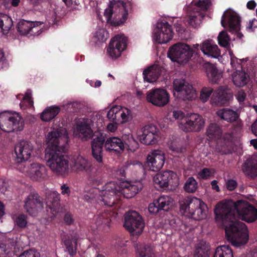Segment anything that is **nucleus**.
Listing matches in <instances>:
<instances>
[{
  "instance_id": "nucleus-1",
  "label": "nucleus",
  "mask_w": 257,
  "mask_h": 257,
  "mask_svg": "<svg viewBox=\"0 0 257 257\" xmlns=\"http://www.w3.org/2000/svg\"><path fill=\"white\" fill-rule=\"evenodd\" d=\"M214 212L216 220L222 223L226 238L233 246L240 247L248 242L247 226L238 218L248 223L254 222L257 219V209L253 205L242 200L219 202Z\"/></svg>"
},
{
  "instance_id": "nucleus-2",
  "label": "nucleus",
  "mask_w": 257,
  "mask_h": 257,
  "mask_svg": "<svg viewBox=\"0 0 257 257\" xmlns=\"http://www.w3.org/2000/svg\"><path fill=\"white\" fill-rule=\"evenodd\" d=\"M45 158L51 169L58 175H65L68 171V160L63 154L67 150L68 135L64 128L49 132L47 136Z\"/></svg>"
},
{
  "instance_id": "nucleus-3",
  "label": "nucleus",
  "mask_w": 257,
  "mask_h": 257,
  "mask_svg": "<svg viewBox=\"0 0 257 257\" xmlns=\"http://www.w3.org/2000/svg\"><path fill=\"white\" fill-rule=\"evenodd\" d=\"M142 188L140 183L132 184L125 181L121 182L119 185L114 182H110L105 184L101 191L97 188L92 189L95 195H90L89 199L92 202L95 200L100 205L111 207L117 203L122 195L126 198H131L135 196Z\"/></svg>"
},
{
  "instance_id": "nucleus-4",
  "label": "nucleus",
  "mask_w": 257,
  "mask_h": 257,
  "mask_svg": "<svg viewBox=\"0 0 257 257\" xmlns=\"http://www.w3.org/2000/svg\"><path fill=\"white\" fill-rule=\"evenodd\" d=\"M92 155L99 164H102L103 147L107 152H121L124 149V143L118 137H112L106 140L102 133L93 138L91 143Z\"/></svg>"
},
{
  "instance_id": "nucleus-5",
  "label": "nucleus",
  "mask_w": 257,
  "mask_h": 257,
  "mask_svg": "<svg viewBox=\"0 0 257 257\" xmlns=\"http://www.w3.org/2000/svg\"><path fill=\"white\" fill-rule=\"evenodd\" d=\"M181 212L195 220H202L206 216L207 206L200 199L187 196L179 201Z\"/></svg>"
},
{
  "instance_id": "nucleus-6",
  "label": "nucleus",
  "mask_w": 257,
  "mask_h": 257,
  "mask_svg": "<svg viewBox=\"0 0 257 257\" xmlns=\"http://www.w3.org/2000/svg\"><path fill=\"white\" fill-rule=\"evenodd\" d=\"M172 115L175 119H180L179 122V127L184 132H198L204 126V120L198 114L188 113L185 116L182 111L174 110Z\"/></svg>"
},
{
  "instance_id": "nucleus-7",
  "label": "nucleus",
  "mask_w": 257,
  "mask_h": 257,
  "mask_svg": "<svg viewBox=\"0 0 257 257\" xmlns=\"http://www.w3.org/2000/svg\"><path fill=\"white\" fill-rule=\"evenodd\" d=\"M199 45L196 44L191 48L189 45L178 43L172 46L169 49L167 55L172 61L180 64L186 63L192 57L193 54L197 53Z\"/></svg>"
},
{
  "instance_id": "nucleus-8",
  "label": "nucleus",
  "mask_w": 257,
  "mask_h": 257,
  "mask_svg": "<svg viewBox=\"0 0 257 257\" xmlns=\"http://www.w3.org/2000/svg\"><path fill=\"white\" fill-rule=\"evenodd\" d=\"M73 169L77 172H85L87 180L92 186L98 185L100 171L93 166L88 160L81 156H77L74 159Z\"/></svg>"
},
{
  "instance_id": "nucleus-9",
  "label": "nucleus",
  "mask_w": 257,
  "mask_h": 257,
  "mask_svg": "<svg viewBox=\"0 0 257 257\" xmlns=\"http://www.w3.org/2000/svg\"><path fill=\"white\" fill-rule=\"evenodd\" d=\"M211 4L210 0H199L190 8V13L186 18L188 24L193 28H197L204 17Z\"/></svg>"
},
{
  "instance_id": "nucleus-10",
  "label": "nucleus",
  "mask_w": 257,
  "mask_h": 257,
  "mask_svg": "<svg viewBox=\"0 0 257 257\" xmlns=\"http://www.w3.org/2000/svg\"><path fill=\"white\" fill-rule=\"evenodd\" d=\"M145 225L142 216L136 211L126 212L124 216L125 228L134 235H140L143 231Z\"/></svg>"
},
{
  "instance_id": "nucleus-11",
  "label": "nucleus",
  "mask_w": 257,
  "mask_h": 257,
  "mask_svg": "<svg viewBox=\"0 0 257 257\" xmlns=\"http://www.w3.org/2000/svg\"><path fill=\"white\" fill-rule=\"evenodd\" d=\"M174 94L184 101L192 100L197 96L195 89L184 79H175L173 82Z\"/></svg>"
},
{
  "instance_id": "nucleus-12",
  "label": "nucleus",
  "mask_w": 257,
  "mask_h": 257,
  "mask_svg": "<svg viewBox=\"0 0 257 257\" xmlns=\"http://www.w3.org/2000/svg\"><path fill=\"white\" fill-rule=\"evenodd\" d=\"M43 24L40 21H30L21 20L17 26V31L21 35L31 36H38L42 32L40 26Z\"/></svg>"
},
{
  "instance_id": "nucleus-13",
  "label": "nucleus",
  "mask_w": 257,
  "mask_h": 257,
  "mask_svg": "<svg viewBox=\"0 0 257 257\" xmlns=\"http://www.w3.org/2000/svg\"><path fill=\"white\" fill-rule=\"evenodd\" d=\"M173 37L172 27L168 22L164 21L157 23L153 36V38L156 42L160 44L167 43L173 38Z\"/></svg>"
},
{
  "instance_id": "nucleus-14",
  "label": "nucleus",
  "mask_w": 257,
  "mask_h": 257,
  "mask_svg": "<svg viewBox=\"0 0 257 257\" xmlns=\"http://www.w3.org/2000/svg\"><path fill=\"white\" fill-rule=\"evenodd\" d=\"M240 18L236 13L224 12L221 17V24L224 28L227 26L230 32L237 33V37L241 38L243 35L239 32L240 29Z\"/></svg>"
},
{
  "instance_id": "nucleus-15",
  "label": "nucleus",
  "mask_w": 257,
  "mask_h": 257,
  "mask_svg": "<svg viewBox=\"0 0 257 257\" xmlns=\"http://www.w3.org/2000/svg\"><path fill=\"white\" fill-rule=\"evenodd\" d=\"M169 94L165 89L156 88L147 92L146 99L154 105L163 107L169 102Z\"/></svg>"
},
{
  "instance_id": "nucleus-16",
  "label": "nucleus",
  "mask_w": 257,
  "mask_h": 257,
  "mask_svg": "<svg viewBox=\"0 0 257 257\" xmlns=\"http://www.w3.org/2000/svg\"><path fill=\"white\" fill-rule=\"evenodd\" d=\"M123 13L127 15L126 4L120 0H112L110 2L108 8L105 10L104 16L106 19L107 23L114 26L119 25L118 22H115L112 20V15L115 13Z\"/></svg>"
},
{
  "instance_id": "nucleus-17",
  "label": "nucleus",
  "mask_w": 257,
  "mask_h": 257,
  "mask_svg": "<svg viewBox=\"0 0 257 257\" xmlns=\"http://www.w3.org/2000/svg\"><path fill=\"white\" fill-rule=\"evenodd\" d=\"M156 185L162 188H167L169 185L174 187L178 184L177 175L172 171H166L157 174L153 178Z\"/></svg>"
},
{
  "instance_id": "nucleus-18",
  "label": "nucleus",
  "mask_w": 257,
  "mask_h": 257,
  "mask_svg": "<svg viewBox=\"0 0 257 257\" xmlns=\"http://www.w3.org/2000/svg\"><path fill=\"white\" fill-rule=\"evenodd\" d=\"M33 147L31 142L27 141H22L17 144L15 148L16 155L15 162L17 163H22L28 160L32 155Z\"/></svg>"
},
{
  "instance_id": "nucleus-19",
  "label": "nucleus",
  "mask_w": 257,
  "mask_h": 257,
  "mask_svg": "<svg viewBox=\"0 0 257 257\" xmlns=\"http://www.w3.org/2000/svg\"><path fill=\"white\" fill-rule=\"evenodd\" d=\"M127 47L126 38L117 35L113 38L108 46L107 52L112 58H117Z\"/></svg>"
},
{
  "instance_id": "nucleus-20",
  "label": "nucleus",
  "mask_w": 257,
  "mask_h": 257,
  "mask_svg": "<svg viewBox=\"0 0 257 257\" xmlns=\"http://www.w3.org/2000/svg\"><path fill=\"white\" fill-rule=\"evenodd\" d=\"M142 134L139 136L141 143L151 145L157 143L159 138V131L156 126L150 124L145 125L142 129Z\"/></svg>"
},
{
  "instance_id": "nucleus-21",
  "label": "nucleus",
  "mask_w": 257,
  "mask_h": 257,
  "mask_svg": "<svg viewBox=\"0 0 257 257\" xmlns=\"http://www.w3.org/2000/svg\"><path fill=\"white\" fill-rule=\"evenodd\" d=\"M165 160V154L163 152L159 150H155L148 155L147 163L150 170L157 172L163 167Z\"/></svg>"
},
{
  "instance_id": "nucleus-22",
  "label": "nucleus",
  "mask_w": 257,
  "mask_h": 257,
  "mask_svg": "<svg viewBox=\"0 0 257 257\" xmlns=\"http://www.w3.org/2000/svg\"><path fill=\"white\" fill-rule=\"evenodd\" d=\"M24 208L31 215H34L39 209L43 208L41 197L36 192H31L25 201Z\"/></svg>"
},
{
  "instance_id": "nucleus-23",
  "label": "nucleus",
  "mask_w": 257,
  "mask_h": 257,
  "mask_svg": "<svg viewBox=\"0 0 257 257\" xmlns=\"http://www.w3.org/2000/svg\"><path fill=\"white\" fill-rule=\"evenodd\" d=\"M46 207L50 209V212L56 215L60 210V194L55 192H51L46 195Z\"/></svg>"
},
{
  "instance_id": "nucleus-24",
  "label": "nucleus",
  "mask_w": 257,
  "mask_h": 257,
  "mask_svg": "<svg viewBox=\"0 0 257 257\" xmlns=\"http://www.w3.org/2000/svg\"><path fill=\"white\" fill-rule=\"evenodd\" d=\"M76 131L78 137L83 141L99 136V133L97 135L93 133L90 124L87 122H78L76 125Z\"/></svg>"
},
{
  "instance_id": "nucleus-25",
  "label": "nucleus",
  "mask_w": 257,
  "mask_h": 257,
  "mask_svg": "<svg viewBox=\"0 0 257 257\" xmlns=\"http://www.w3.org/2000/svg\"><path fill=\"white\" fill-rule=\"evenodd\" d=\"M30 177L34 181H40L47 176V169L45 166L39 163H32L29 167Z\"/></svg>"
},
{
  "instance_id": "nucleus-26",
  "label": "nucleus",
  "mask_w": 257,
  "mask_h": 257,
  "mask_svg": "<svg viewBox=\"0 0 257 257\" xmlns=\"http://www.w3.org/2000/svg\"><path fill=\"white\" fill-rule=\"evenodd\" d=\"M231 97V94L227 92L221 87L213 94L211 102L217 106H221L228 104Z\"/></svg>"
},
{
  "instance_id": "nucleus-27",
  "label": "nucleus",
  "mask_w": 257,
  "mask_h": 257,
  "mask_svg": "<svg viewBox=\"0 0 257 257\" xmlns=\"http://www.w3.org/2000/svg\"><path fill=\"white\" fill-rule=\"evenodd\" d=\"M201 50L205 55L213 58H217L220 54L217 45L212 40L205 41L201 46Z\"/></svg>"
},
{
  "instance_id": "nucleus-28",
  "label": "nucleus",
  "mask_w": 257,
  "mask_h": 257,
  "mask_svg": "<svg viewBox=\"0 0 257 257\" xmlns=\"http://www.w3.org/2000/svg\"><path fill=\"white\" fill-rule=\"evenodd\" d=\"M205 68L207 76L210 81L213 83H217L222 77L221 73L214 64L207 63L205 64Z\"/></svg>"
},
{
  "instance_id": "nucleus-29",
  "label": "nucleus",
  "mask_w": 257,
  "mask_h": 257,
  "mask_svg": "<svg viewBox=\"0 0 257 257\" xmlns=\"http://www.w3.org/2000/svg\"><path fill=\"white\" fill-rule=\"evenodd\" d=\"M161 74V71L157 66H152L145 69L143 74L145 80L149 82H154L157 80Z\"/></svg>"
},
{
  "instance_id": "nucleus-30",
  "label": "nucleus",
  "mask_w": 257,
  "mask_h": 257,
  "mask_svg": "<svg viewBox=\"0 0 257 257\" xmlns=\"http://www.w3.org/2000/svg\"><path fill=\"white\" fill-rule=\"evenodd\" d=\"M216 114L218 117L229 122L236 121L239 117L236 111L227 108L218 110Z\"/></svg>"
},
{
  "instance_id": "nucleus-31",
  "label": "nucleus",
  "mask_w": 257,
  "mask_h": 257,
  "mask_svg": "<svg viewBox=\"0 0 257 257\" xmlns=\"http://www.w3.org/2000/svg\"><path fill=\"white\" fill-rule=\"evenodd\" d=\"M232 136L228 133L225 134L223 136V141L218 145V149L220 152L223 154H230L232 153L233 147L231 142Z\"/></svg>"
},
{
  "instance_id": "nucleus-32",
  "label": "nucleus",
  "mask_w": 257,
  "mask_h": 257,
  "mask_svg": "<svg viewBox=\"0 0 257 257\" xmlns=\"http://www.w3.org/2000/svg\"><path fill=\"white\" fill-rule=\"evenodd\" d=\"M223 134L222 127L216 123H211L206 130L207 136L211 140L220 139Z\"/></svg>"
},
{
  "instance_id": "nucleus-33",
  "label": "nucleus",
  "mask_w": 257,
  "mask_h": 257,
  "mask_svg": "<svg viewBox=\"0 0 257 257\" xmlns=\"http://www.w3.org/2000/svg\"><path fill=\"white\" fill-rule=\"evenodd\" d=\"M60 108L51 106L46 108L41 114V119L44 121H49L54 118L60 112Z\"/></svg>"
},
{
  "instance_id": "nucleus-34",
  "label": "nucleus",
  "mask_w": 257,
  "mask_h": 257,
  "mask_svg": "<svg viewBox=\"0 0 257 257\" xmlns=\"http://www.w3.org/2000/svg\"><path fill=\"white\" fill-rule=\"evenodd\" d=\"M13 25L11 17L7 15L0 13V32L7 34Z\"/></svg>"
},
{
  "instance_id": "nucleus-35",
  "label": "nucleus",
  "mask_w": 257,
  "mask_h": 257,
  "mask_svg": "<svg viewBox=\"0 0 257 257\" xmlns=\"http://www.w3.org/2000/svg\"><path fill=\"white\" fill-rule=\"evenodd\" d=\"M173 199L169 196L162 195L156 199V203L160 209L165 211L168 210L173 205Z\"/></svg>"
},
{
  "instance_id": "nucleus-36",
  "label": "nucleus",
  "mask_w": 257,
  "mask_h": 257,
  "mask_svg": "<svg viewBox=\"0 0 257 257\" xmlns=\"http://www.w3.org/2000/svg\"><path fill=\"white\" fill-rule=\"evenodd\" d=\"M213 257H233V250L229 245H222L216 248Z\"/></svg>"
},
{
  "instance_id": "nucleus-37",
  "label": "nucleus",
  "mask_w": 257,
  "mask_h": 257,
  "mask_svg": "<svg viewBox=\"0 0 257 257\" xmlns=\"http://www.w3.org/2000/svg\"><path fill=\"white\" fill-rule=\"evenodd\" d=\"M111 213L108 211H104L95 216V224L96 226L105 224L109 226L111 221L110 217Z\"/></svg>"
},
{
  "instance_id": "nucleus-38",
  "label": "nucleus",
  "mask_w": 257,
  "mask_h": 257,
  "mask_svg": "<svg viewBox=\"0 0 257 257\" xmlns=\"http://www.w3.org/2000/svg\"><path fill=\"white\" fill-rule=\"evenodd\" d=\"M242 170L247 175L257 176V163L251 159H247L243 164Z\"/></svg>"
},
{
  "instance_id": "nucleus-39",
  "label": "nucleus",
  "mask_w": 257,
  "mask_h": 257,
  "mask_svg": "<svg viewBox=\"0 0 257 257\" xmlns=\"http://www.w3.org/2000/svg\"><path fill=\"white\" fill-rule=\"evenodd\" d=\"M210 247L205 242H200L196 247L194 257H209Z\"/></svg>"
},
{
  "instance_id": "nucleus-40",
  "label": "nucleus",
  "mask_w": 257,
  "mask_h": 257,
  "mask_svg": "<svg viewBox=\"0 0 257 257\" xmlns=\"http://www.w3.org/2000/svg\"><path fill=\"white\" fill-rule=\"evenodd\" d=\"M64 243L69 254L71 256L76 253L77 239L75 237H68L64 240Z\"/></svg>"
},
{
  "instance_id": "nucleus-41",
  "label": "nucleus",
  "mask_w": 257,
  "mask_h": 257,
  "mask_svg": "<svg viewBox=\"0 0 257 257\" xmlns=\"http://www.w3.org/2000/svg\"><path fill=\"white\" fill-rule=\"evenodd\" d=\"M248 76L244 72L237 73L232 76L234 84L237 87H243L247 84Z\"/></svg>"
},
{
  "instance_id": "nucleus-42",
  "label": "nucleus",
  "mask_w": 257,
  "mask_h": 257,
  "mask_svg": "<svg viewBox=\"0 0 257 257\" xmlns=\"http://www.w3.org/2000/svg\"><path fill=\"white\" fill-rule=\"evenodd\" d=\"M136 257H156L152 248L145 245L138 248Z\"/></svg>"
},
{
  "instance_id": "nucleus-43",
  "label": "nucleus",
  "mask_w": 257,
  "mask_h": 257,
  "mask_svg": "<svg viewBox=\"0 0 257 257\" xmlns=\"http://www.w3.org/2000/svg\"><path fill=\"white\" fill-rule=\"evenodd\" d=\"M198 188V183L193 177H189L184 186L185 191L188 193L195 192Z\"/></svg>"
},
{
  "instance_id": "nucleus-44",
  "label": "nucleus",
  "mask_w": 257,
  "mask_h": 257,
  "mask_svg": "<svg viewBox=\"0 0 257 257\" xmlns=\"http://www.w3.org/2000/svg\"><path fill=\"white\" fill-rule=\"evenodd\" d=\"M13 219L15 224L19 228H24L27 225V216L24 214L14 215Z\"/></svg>"
},
{
  "instance_id": "nucleus-45",
  "label": "nucleus",
  "mask_w": 257,
  "mask_h": 257,
  "mask_svg": "<svg viewBox=\"0 0 257 257\" xmlns=\"http://www.w3.org/2000/svg\"><path fill=\"white\" fill-rule=\"evenodd\" d=\"M219 45L223 47L229 46L230 38L226 31L221 32L217 37Z\"/></svg>"
},
{
  "instance_id": "nucleus-46",
  "label": "nucleus",
  "mask_w": 257,
  "mask_h": 257,
  "mask_svg": "<svg viewBox=\"0 0 257 257\" xmlns=\"http://www.w3.org/2000/svg\"><path fill=\"white\" fill-rule=\"evenodd\" d=\"M118 108L116 106L112 107L107 112V117L113 123H118L119 122V113Z\"/></svg>"
},
{
  "instance_id": "nucleus-47",
  "label": "nucleus",
  "mask_w": 257,
  "mask_h": 257,
  "mask_svg": "<svg viewBox=\"0 0 257 257\" xmlns=\"http://www.w3.org/2000/svg\"><path fill=\"white\" fill-rule=\"evenodd\" d=\"M212 92V88L203 87L200 92V99L204 102L207 101Z\"/></svg>"
},
{
  "instance_id": "nucleus-48",
  "label": "nucleus",
  "mask_w": 257,
  "mask_h": 257,
  "mask_svg": "<svg viewBox=\"0 0 257 257\" xmlns=\"http://www.w3.org/2000/svg\"><path fill=\"white\" fill-rule=\"evenodd\" d=\"M130 110L127 108H125L124 110L122 109H119V118L120 117L122 121L121 122H119L118 123L128 122L130 119Z\"/></svg>"
},
{
  "instance_id": "nucleus-49",
  "label": "nucleus",
  "mask_w": 257,
  "mask_h": 257,
  "mask_svg": "<svg viewBox=\"0 0 257 257\" xmlns=\"http://www.w3.org/2000/svg\"><path fill=\"white\" fill-rule=\"evenodd\" d=\"M66 110L69 113L76 112L80 108V104L77 102H72L66 105Z\"/></svg>"
},
{
  "instance_id": "nucleus-50",
  "label": "nucleus",
  "mask_w": 257,
  "mask_h": 257,
  "mask_svg": "<svg viewBox=\"0 0 257 257\" xmlns=\"http://www.w3.org/2000/svg\"><path fill=\"white\" fill-rule=\"evenodd\" d=\"M9 63L5 56L4 51L0 49V70L7 69Z\"/></svg>"
},
{
  "instance_id": "nucleus-51",
  "label": "nucleus",
  "mask_w": 257,
  "mask_h": 257,
  "mask_svg": "<svg viewBox=\"0 0 257 257\" xmlns=\"http://www.w3.org/2000/svg\"><path fill=\"white\" fill-rule=\"evenodd\" d=\"M64 223L67 225H71L74 224V219L73 215L70 212H66L63 217Z\"/></svg>"
},
{
  "instance_id": "nucleus-52",
  "label": "nucleus",
  "mask_w": 257,
  "mask_h": 257,
  "mask_svg": "<svg viewBox=\"0 0 257 257\" xmlns=\"http://www.w3.org/2000/svg\"><path fill=\"white\" fill-rule=\"evenodd\" d=\"M19 257H39V253L34 249H29L25 251Z\"/></svg>"
},
{
  "instance_id": "nucleus-53",
  "label": "nucleus",
  "mask_w": 257,
  "mask_h": 257,
  "mask_svg": "<svg viewBox=\"0 0 257 257\" xmlns=\"http://www.w3.org/2000/svg\"><path fill=\"white\" fill-rule=\"evenodd\" d=\"M96 37L97 38L99 41L101 42H104L107 39V33L103 29L100 30L96 32Z\"/></svg>"
},
{
  "instance_id": "nucleus-54",
  "label": "nucleus",
  "mask_w": 257,
  "mask_h": 257,
  "mask_svg": "<svg viewBox=\"0 0 257 257\" xmlns=\"http://www.w3.org/2000/svg\"><path fill=\"white\" fill-rule=\"evenodd\" d=\"M23 100L27 101L28 106L29 107L34 106V101L32 97V93L31 90L28 89L27 91L25 96L23 97Z\"/></svg>"
},
{
  "instance_id": "nucleus-55",
  "label": "nucleus",
  "mask_w": 257,
  "mask_h": 257,
  "mask_svg": "<svg viewBox=\"0 0 257 257\" xmlns=\"http://www.w3.org/2000/svg\"><path fill=\"white\" fill-rule=\"evenodd\" d=\"M211 173V171L209 169L205 168L198 173V175L200 179H206L210 176Z\"/></svg>"
},
{
  "instance_id": "nucleus-56",
  "label": "nucleus",
  "mask_w": 257,
  "mask_h": 257,
  "mask_svg": "<svg viewBox=\"0 0 257 257\" xmlns=\"http://www.w3.org/2000/svg\"><path fill=\"white\" fill-rule=\"evenodd\" d=\"M148 210L151 213L153 214L157 213L159 210H161L159 206H158L157 203H156V200H155L153 203L149 204Z\"/></svg>"
},
{
  "instance_id": "nucleus-57",
  "label": "nucleus",
  "mask_w": 257,
  "mask_h": 257,
  "mask_svg": "<svg viewBox=\"0 0 257 257\" xmlns=\"http://www.w3.org/2000/svg\"><path fill=\"white\" fill-rule=\"evenodd\" d=\"M237 183L236 181L230 179L226 182V188L229 191L234 190L237 187Z\"/></svg>"
},
{
  "instance_id": "nucleus-58",
  "label": "nucleus",
  "mask_w": 257,
  "mask_h": 257,
  "mask_svg": "<svg viewBox=\"0 0 257 257\" xmlns=\"http://www.w3.org/2000/svg\"><path fill=\"white\" fill-rule=\"evenodd\" d=\"M246 97L245 92L242 90L238 92L236 95V98L239 104H241L243 103Z\"/></svg>"
},
{
  "instance_id": "nucleus-59",
  "label": "nucleus",
  "mask_w": 257,
  "mask_h": 257,
  "mask_svg": "<svg viewBox=\"0 0 257 257\" xmlns=\"http://www.w3.org/2000/svg\"><path fill=\"white\" fill-rule=\"evenodd\" d=\"M170 149L172 151L177 152V153H183L186 151L185 147H183V146L178 147V146H174L173 145H171L170 147Z\"/></svg>"
},
{
  "instance_id": "nucleus-60",
  "label": "nucleus",
  "mask_w": 257,
  "mask_h": 257,
  "mask_svg": "<svg viewBox=\"0 0 257 257\" xmlns=\"http://www.w3.org/2000/svg\"><path fill=\"white\" fill-rule=\"evenodd\" d=\"M256 6V4L254 1H250L247 2L246 4V7L249 10H254Z\"/></svg>"
},
{
  "instance_id": "nucleus-61",
  "label": "nucleus",
  "mask_w": 257,
  "mask_h": 257,
  "mask_svg": "<svg viewBox=\"0 0 257 257\" xmlns=\"http://www.w3.org/2000/svg\"><path fill=\"white\" fill-rule=\"evenodd\" d=\"M61 189L62 190L61 193L62 194H68L70 192V190L69 187L65 184H64L61 186Z\"/></svg>"
},
{
  "instance_id": "nucleus-62",
  "label": "nucleus",
  "mask_w": 257,
  "mask_h": 257,
  "mask_svg": "<svg viewBox=\"0 0 257 257\" xmlns=\"http://www.w3.org/2000/svg\"><path fill=\"white\" fill-rule=\"evenodd\" d=\"M117 174L120 175V179H122V177H125V167L123 166L121 167L117 171Z\"/></svg>"
},
{
  "instance_id": "nucleus-63",
  "label": "nucleus",
  "mask_w": 257,
  "mask_h": 257,
  "mask_svg": "<svg viewBox=\"0 0 257 257\" xmlns=\"http://www.w3.org/2000/svg\"><path fill=\"white\" fill-rule=\"evenodd\" d=\"M257 27V19H253L251 21L249 22L248 26L247 27L248 29H252V28H255Z\"/></svg>"
},
{
  "instance_id": "nucleus-64",
  "label": "nucleus",
  "mask_w": 257,
  "mask_h": 257,
  "mask_svg": "<svg viewBox=\"0 0 257 257\" xmlns=\"http://www.w3.org/2000/svg\"><path fill=\"white\" fill-rule=\"evenodd\" d=\"M251 131L254 135L257 136V119L251 125Z\"/></svg>"
}]
</instances>
